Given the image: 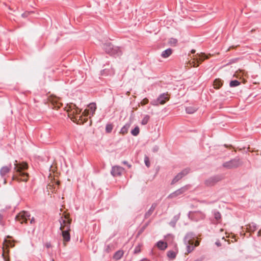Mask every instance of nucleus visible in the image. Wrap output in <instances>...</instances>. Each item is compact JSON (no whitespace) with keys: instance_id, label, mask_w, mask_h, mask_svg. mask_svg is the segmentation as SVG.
<instances>
[{"instance_id":"7ed1b4c3","label":"nucleus","mask_w":261,"mask_h":261,"mask_svg":"<svg viewBox=\"0 0 261 261\" xmlns=\"http://www.w3.org/2000/svg\"><path fill=\"white\" fill-rule=\"evenodd\" d=\"M103 48L106 52L111 55L120 56L121 51L117 46H114L111 43H105L103 45Z\"/></svg>"},{"instance_id":"ea45409f","label":"nucleus","mask_w":261,"mask_h":261,"mask_svg":"<svg viewBox=\"0 0 261 261\" xmlns=\"http://www.w3.org/2000/svg\"><path fill=\"white\" fill-rule=\"evenodd\" d=\"M22 15V16L23 17H27V15H28V13H24L22 14V15Z\"/></svg>"},{"instance_id":"58836bf2","label":"nucleus","mask_w":261,"mask_h":261,"mask_svg":"<svg viewBox=\"0 0 261 261\" xmlns=\"http://www.w3.org/2000/svg\"><path fill=\"white\" fill-rule=\"evenodd\" d=\"M215 244H216L217 246H218V247L220 246H221V243H220V242H219V241L216 242L215 243Z\"/></svg>"},{"instance_id":"393cba45","label":"nucleus","mask_w":261,"mask_h":261,"mask_svg":"<svg viewBox=\"0 0 261 261\" xmlns=\"http://www.w3.org/2000/svg\"><path fill=\"white\" fill-rule=\"evenodd\" d=\"M213 214L215 217V219L217 221H219L221 218V214L218 212V211H214Z\"/></svg>"},{"instance_id":"e433bc0d","label":"nucleus","mask_w":261,"mask_h":261,"mask_svg":"<svg viewBox=\"0 0 261 261\" xmlns=\"http://www.w3.org/2000/svg\"><path fill=\"white\" fill-rule=\"evenodd\" d=\"M2 256H3V257L4 259V260H5V261H9V259L8 258H7L5 256V255L4 253H3V254H2Z\"/></svg>"},{"instance_id":"c9c22d12","label":"nucleus","mask_w":261,"mask_h":261,"mask_svg":"<svg viewBox=\"0 0 261 261\" xmlns=\"http://www.w3.org/2000/svg\"><path fill=\"white\" fill-rule=\"evenodd\" d=\"M123 164H125V165H127V166L128 167V168H130L131 167V165H129V164H128V163H127V161H123Z\"/></svg>"},{"instance_id":"dca6fc26","label":"nucleus","mask_w":261,"mask_h":261,"mask_svg":"<svg viewBox=\"0 0 261 261\" xmlns=\"http://www.w3.org/2000/svg\"><path fill=\"white\" fill-rule=\"evenodd\" d=\"M157 203L155 202H154L152 204L150 208L149 209V210L144 215V218L147 219L149 218L153 213L154 210L157 206Z\"/></svg>"},{"instance_id":"4468645a","label":"nucleus","mask_w":261,"mask_h":261,"mask_svg":"<svg viewBox=\"0 0 261 261\" xmlns=\"http://www.w3.org/2000/svg\"><path fill=\"white\" fill-rule=\"evenodd\" d=\"M89 109H86L84 110L83 112V114L87 116L89 114V111L91 113L92 116H93L95 113V111L96 110V103L94 102H92L90 103L88 105Z\"/></svg>"},{"instance_id":"f704fd0d","label":"nucleus","mask_w":261,"mask_h":261,"mask_svg":"<svg viewBox=\"0 0 261 261\" xmlns=\"http://www.w3.org/2000/svg\"><path fill=\"white\" fill-rule=\"evenodd\" d=\"M81 110H79L78 108H76V109L75 110V111H74L73 112V113H75L76 114H80V113L81 112Z\"/></svg>"},{"instance_id":"423d86ee","label":"nucleus","mask_w":261,"mask_h":261,"mask_svg":"<svg viewBox=\"0 0 261 261\" xmlns=\"http://www.w3.org/2000/svg\"><path fill=\"white\" fill-rule=\"evenodd\" d=\"M71 220L69 219V216L67 215L64 216V217H61L59 220L60 223V230L65 229L66 226H69V229H70V224Z\"/></svg>"},{"instance_id":"7c9ffc66","label":"nucleus","mask_w":261,"mask_h":261,"mask_svg":"<svg viewBox=\"0 0 261 261\" xmlns=\"http://www.w3.org/2000/svg\"><path fill=\"white\" fill-rule=\"evenodd\" d=\"M177 42V39L174 38H171L169 41V43L171 45H175Z\"/></svg>"},{"instance_id":"2f4dec72","label":"nucleus","mask_w":261,"mask_h":261,"mask_svg":"<svg viewBox=\"0 0 261 261\" xmlns=\"http://www.w3.org/2000/svg\"><path fill=\"white\" fill-rule=\"evenodd\" d=\"M144 162H145L146 166L147 167H149L150 166L149 159L148 156H145V157L144 158Z\"/></svg>"},{"instance_id":"9b49d317","label":"nucleus","mask_w":261,"mask_h":261,"mask_svg":"<svg viewBox=\"0 0 261 261\" xmlns=\"http://www.w3.org/2000/svg\"><path fill=\"white\" fill-rule=\"evenodd\" d=\"M222 179V177L220 175H216L207 179L205 181V184L207 186H213L217 182Z\"/></svg>"},{"instance_id":"c756f323","label":"nucleus","mask_w":261,"mask_h":261,"mask_svg":"<svg viewBox=\"0 0 261 261\" xmlns=\"http://www.w3.org/2000/svg\"><path fill=\"white\" fill-rule=\"evenodd\" d=\"M113 129V125L111 124H108L106 126V131L107 133H110Z\"/></svg>"},{"instance_id":"39448f33","label":"nucleus","mask_w":261,"mask_h":261,"mask_svg":"<svg viewBox=\"0 0 261 261\" xmlns=\"http://www.w3.org/2000/svg\"><path fill=\"white\" fill-rule=\"evenodd\" d=\"M169 100V98L167 97V94L163 93L161 94L156 99L152 100L150 102L151 105L157 106L159 105H164L166 102Z\"/></svg>"},{"instance_id":"f3484780","label":"nucleus","mask_w":261,"mask_h":261,"mask_svg":"<svg viewBox=\"0 0 261 261\" xmlns=\"http://www.w3.org/2000/svg\"><path fill=\"white\" fill-rule=\"evenodd\" d=\"M172 53V50L171 48H168L164 50L162 53V57L164 58L169 57Z\"/></svg>"},{"instance_id":"bb28decb","label":"nucleus","mask_w":261,"mask_h":261,"mask_svg":"<svg viewBox=\"0 0 261 261\" xmlns=\"http://www.w3.org/2000/svg\"><path fill=\"white\" fill-rule=\"evenodd\" d=\"M149 118H150L149 116H148L147 115H145L144 117V118H143V119L142 120L141 124L142 125H146L148 123V122L149 120Z\"/></svg>"},{"instance_id":"412c9836","label":"nucleus","mask_w":261,"mask_h":261,"mask_svg":"<svg viewBox=\"0 0 261 261\" xmlns=\"http://www.w3.org/2000/svg\"><path fill=\"white\" fill-rule=\"evenodd\" d=\"M129 126V124H126L121 128L120 133L123 135L126 134L128 132Z\"/></svg>"},{"instance_id":"9d476101","label":"nucleus","mask_w":261,"mask_h":261,"mask_svg":"<svg viewBox=\"0 0 261 261\" xmlns=\"http://www.w3.org/2000/svg\"><path fill=\"white\" fill-rule=\"evenodd\" d=\"M188 189H189V186H185L183 187H181V188L177 190L176 191H174V192L170 194L168 196V198H169V199L174 198L182 194V193L185 192L186 191H187Z\"/></svg>"},{"instance_id":"cd10ccee","label":"nucleus","mask_w":261,"mask_h":261,"mask_svg":"<svg viewBox=\"0 0 261 261\" xmlns=\"http://www.w3.org/2000/svg\"><path fill=\"white\" fill-rule=\"evenodd\" d=\"M240 83L237 80L231 81L230 82L229 86L231 87H234L239 86Z\"/></svg>"},{"instance_id":"20e7f679","label":"nucleus","mask_w":261,"mask_h":261,"mask_svg":"<svg viewBox=\"0 0 261 261\" xmlns=\"http://www.w3.org/2000/svg\"><path fill=\"white\" fill-rule=\"evenodd\" d=\"M242 164L241 160L239 158H235L228 162H226L223 164V167L228 169H231L236 168L240 166Z\"/></svg>"},{"instance_id":"f257e3e1","label":"nucleus","mask_w":261,"mask_h":261,"mask_svg":"<svg viewBox=\"0 0 261 261\" xmlns=\"http://www.w3.org/2000/svg\"><path fill=\"white\" fill-rule=\"evenodd\" d=\"M28 168V165L27 163H17L15 161L14 164L13 175L12 176V180L17 181H27L28 179V174L25 172Z\"/></svg>"},{"instance_id":"b1692460","label":"nucleus","mask_w":261,"mask_h":261,"mask_svg":"<svg viewBox=\"0 0 261 261\" xmlns=\"http://www.w3.org/2000/svg\"><path fill=\"white\" fill-rule=\"evenodd\" d=\"M123 252L122 250H119L117 251L114 255V258L116 259H119L121 258V257L123 256Z\"/></svg>"},{"instance_id":"4c0bfd02","label":"nucleus","mask_w":261,"mask_h":261,"mask_svg":"<svg viewBox=\"0 0 261 261\" xmlns=\"http://www.w3.org/2000/svg\"><path fill=\"white\" fill-rule=\"evenodd\" d=\"M30 223L31 224H33L35 223V219L34 218H32L30 220Z\"/></svg>"},{"instance_id":"a19ab883","label":"nucleus","mask_w":261,"mask_h":261,"mask_svg":"<svg viewBox=\"0 0 261 261\" xmlns=\"http://www.w3.org/2000/svg\"><path fill=\"white\" fill-rule=\"evenodd\" d=\"M257 236H261V229L257 232Z\"/></svg>"},{"instance_id":"c85d7f7f","label":"nucleus","mask_w":261,"mask_h":261,"mask_svg":"<svg viewBox=\"0 0 261 261\" xmlns=\"http://www.w3.org/2000/svg\"><path fill=\"white\" fill-rule=\"evenodd\" d=\"M167 256L170 258H174L176 256L175 253L173 251H169L167 252Z\"/></svg>"},{"instance_id":"f03ea898","label":"nucleus","mask_w":261,"mask_h":261,"mask_svg":"<svg viewBox=\"0 0 261 261\" xmlns=\"http://www.w3.org/2000/svg\"><path fill=\"white\" fill-rule=\"evenodd\" d=\"M196 236L195 234L192 232L188 233L184 239V244L186 245L187 253L189 254L192 252L194 248L199 245V243L198 241L194 242V239Z\"/></svg>"},{"instance_id":"1a4fd4ad","label":"nucleus","mask_w":261,"mask_h":261,"mask_svg":"<svg viewBox=\"0 0 261 261\" xmlns=\"http://www.w3.org/2000/svg\"><path fill=\"white\" fill-rule=\"evenodd\" d=\"M30 215L29 212L25 211H22L19 213L16 216V220L19 221L20 223H23L27 221L28 218H29Z\"/></svg>"},{"instance_id":"473e14b6","label":"nucleus","mask_w":261,"mask_h":261,"mask_svg":"<svg viewBox=\"0 0 261 261\" xmlns=\"http://www.w3.org/2000/svg\"><path fill=\"white\" fill-rule=\"evenodd\" d=\"M148 102V99L147 98H144L143 99V100L141 101V103L143 105H145L147 104Z\"/></svg>"},{"instance_id":"a211bd4d","label":"nucleus","mask_w":261,"mask_h":261,"mask_svg":"<svg viewBox=\"0 0 261 261\" xmlns=\"http://www.w3.org/2000/svg\"><path fill=\"white\" fill-rule=\"evenodd\" d=\"M197 110V108L194 106H189L186 108V112L188 114H193L196 112Z\"/></svg>"},{"instance_id":"79ce46f5","label":"nucleus","mask_w":261,"mask_h":261,"mask_svg":"<svg viewBox=\"0 0 261 261\" xmlns=\"http://www.w3.org/2000/svg\"><path fill=\"white\" fill-rule=\"evenodd\" d=\"M46 247H47V248H49V247H50V246H51V245H50V244H47L46 245Z\"/></svg>"},{"instance_id":"c03bdc74","label":"nucleus","mask_w":261,"mask_h":261,"mask_svg":"<svg viewBox=\"0 0 261 261\" xmlns=\"http://www.w3.org/2000/svg\"><path fill=\"white\" fill-rule=\"evenodd\" d=\"M195 52V51L194 50H192V53H194Z\"/></svg>"},{"instance_id":"aec40b11","label":"nucleus","mask_w":261,"mask_h":261,"mask_svg":"<svg viewBox=\"0 0 261 261\" xmlns=\"http://www.w3.org/2000/svg\"><path fill=\"white\" fill-rule=\"evenodd\" d=\"M222 85V83L219 79H216L214 82V87L215 89H219Z\"/></svg>"},{"instance_id":"5701e85b","label":"nucleus","mask_w":261,"mask_h":261,"mask_svg":"<svg viewBox=\"0 0 261 261\" xmlns=\"http://www.w3.org/2000/svg\"><path fill=\"white\" fill-rule=\"evenodd\" d=\"M247 229L250 231H254L256 229V225L254 223H250L247 226Z\"/></svg>"},{"instance_id":"72a5a7b5","label":"nucleus","mask_w":261,"mask_h":261,"mask_svg":"<svg viewBox=\"0 0 261 261\" xmlns=\"http://www.w3.org/2000/svg\"><path fill=\"white\" fill-rule=\"evenodd\" d=\"M140 249L139 247H137L135 248V249L134 250L135 253H138L140 252Z\"/></svg>"},{"instance_id":"a18cd8bd","label":"nucleus","mask_w":261,"mask_h":261,"mask_svg":"<svg viewBox=\"0 0 261 261\" xmlns=\"http://www.w3.org/2000/svg\"><path fill=\"white\" fill-rule=\"evenodd\" d=\"M141 261H148V260H146V259H143V260H141Z\"/></svg>"},{"instance_id":"a878e982","label":"nucleus","mask_w":261,"mask_h":261,"mask_svg":"<svg viewBox=\"0 0 261 261\" xmlns=\"http://www.w3.org/2000/svg\"><path fill=\"white\" fill-rule=\"evenodd\" d=\"M139 132H140V129H139V127L136 126L135 127L134 129L132 130L131 134L132 135H133L134 136H137L139 134Z\"/></svg>"},{"instance_id":"f8f14e48","label":"nucleus","mask_w":261,"mask_h":261,"mask_svg":"<svg viewBox=\"0 0 261 261\" xmlns=\"http://www.w3.org/2000/svg\"><path fill=\"white\" fill-rule=\"evenodd\" d=\"M12 168L11 165L9 166H5L2 167L0 169V175L1 177L4 178V184H6L7 180L6 178V175L10 172Z\"/></svg>"},{"instance_id":"0eeeda50","label":"nucleus","mask_w":261,"mask_h":261,"mask_svg":"<svg viewBox=\"0 0 261 261\" xmlns=\"http://www.w3.org/2000/svg\"><path fill=\"white\" fill-rule=\"evenodd\" d=\"M189 215L192 219L196 221L203 220L205 217V215L201 211L190 212Z\"/></svg>"},{"instance_id":"6ab92c4d","label":"nucleus","mask_w":261,"mask_h":261,"mask_svg":"<svg viewBox=\"0 0 261 261\" xmlns=\"http://www.w3.org/2000/svg\"><path fill=\"white\" fill-rule=\"evenodd\" d=\"M157 246L161 250H164L167 247V244L162 241H160L157 243Z\"/></svg>"},{"instance_id":"ddd939ff","label":"nucleus","mask_w":261,"mask_h":261,"mask_svg":"<svg viewBox=\"0 0 261 261\" xmlns=\"http://www.w3.org/2000/svg\"><path fill=\"white\" fill-rule=\"evenodd\" d=\"M190 171V169L189 168H186L183 170L182 171L178 173L175 177L171 181V185H173L179 181L180 179H181L183 177L187 175Z\"/></svg>"},{"instance_id":"37998d69","label":"nucleus","mask_w":261,"mask_h":261,"mask_svg":"<svg viewBox=\"0 0 261 261\" xmlns=\"http://www.w3.org/2000/svg\"><path fill=\"white\" fill-rule=\"evenodd\" d=\"M201 259H197L195 260L194 261H201Z\"/></svg>"},{"instance_id":"4be33fe9","label":"nucleus","mask_w":261,"mask_h":261,"mask_svg":"<svg viewBox=\"0 0 261 261\" xmlns=\"http://www.w3.org/2000/svg\"><path fill=\"white\" fill-rule=\"evenodd\" d=\"M54 182H55V185L54 184L51 185L50 184H49L47 186V188L50 190H55V189L56 188V186L58 187L59 186V181H55Z\"/></svg>"},{"instance_id":"2eb2a0df","label":"nucleus","mask_w":261,"mask_h":261,"mask_svg":"<svg viewBox=\"0 0 261 261\" xmlns=\"http://www.w3.org/2000/svg\"><path fill=\"white\" fill-rule=\"evenodd\" d=\"M124 169L120 166H116L112 167L111 174L113 176H118L121 175Z\"/></svg>"},{"instance_id":"6e6552de","label":"nucleus","mask_w":261,"mask_h":261,"mask_svg":"<svg viewBox=\"0 0 261 261\" xmlns=\"http://www.w3.org/2000/svg\"><path fill=\"white\" fill-rule=\"evenodd\" d=\"M61 231V235L63 237V244L65 246L66 243L70 240V235L69 231L70 229H69V226H66L65 229L60 230Z\"/></svg>"}]
</instances>
